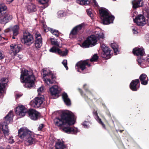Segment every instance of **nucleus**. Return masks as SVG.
Instances as JSON below:
<instances>
[{
    "instance_id": "bf43d9fd",
    "label": "nucleus",
    "mask_w": 149,
    "mask_h": 149,
    "mask_svg": "<svg viewBox=\"0 0 149 149\" xmlns=\"http://www.w3.org/2000/svg\"><path fill=\"white\" fill-rule=\"evenodd\" d=\"M14 36H13L12 38L13 39H15V36L13 35Z\"/></svg>"
},
{
    "instance_id": "ea45409f",
    "label": "nucleus",
    "mask_w": 149,
    "mask_h": 149,
    "mask_svg": "<svg viewBox=\"0 0 149 149\" xmlns=\"http://www.w3.org/2000/svg\"><path fill=\"white\" fill-rule=\"evenodd\" d=\"M143 16L146 17L147 18V19L148 20V25H149V9H146L143 11Z\"/></svg>"
},
{
    "instance_id": "ddd939ff",
    "label": "nucleus",
    "mask_w": 149,
    "mask_h": 149,
    "mask_svg": "<svg viewBox=\"0 0 149 149\" xmlns=\"http://www.w3.org/2000/svg\"><path fill=\"white\" fill-rule=\"evenodd\" d=\"M100 47L103 51L101 54L102 56L107 59L110 58L111 56L110 49L103 44L101 45Z\"/></svg>"
},
{
    "instance_id": "c756f323",
    "label": "nucleus",
    "mask_w": 149,
    "mask_h": 149,
    "mask_svg": "<svg viewBox=\"0 0 149 149\" xmlns=\"http://www.w3.org/2000/svg\"><path fill=\"white\" fill-rule=\"evenodd\" d=\"M56 149H64L65 147L63 142L58 141L55 145Z\"/></svg>"
},
{
    "instance_id": "0eeeda50",
    "label": "nucleus",
    "mask_w": 149,
    "mask_h": 149,
    "mask_svg": "<svg viewBox=\"0 0 149 149\" xmlns=\"http://www.w3.org/2000/svg\"><path fill=\"white\" fill-rule=\"evenodd\" d=\"M21 41L25 45L29 46L33 42L34 39L31 33L26 30L23 32V37Z\"/></svg>"
},
{
    "instance_id": "7c9ffc66",
    "label": "nucleus",
    "mask_w": 149,
    "mask_h": 149,
    "mask_svg": "<svg viewBox=\"0 0 149 149\" xmlns=\"http://www.w3.org/2000/svg\"><path fill=\"white\" fill-rule=\"evenodd\" d=\"M7 8L6 5L4 3L0 4V15H2L3 13L6 11Z\"/></svg>"
},
{
    "instance_id": "393cba45",
    "label": "nucleus",
    "mask_w": 149,
    "mask_h": 149,
    "mask_svg": "<svg viewBox=\"0 0 149 149\" xmlns=\"http://www.w3.org/2000/svg\"><path fill=\"white\" fill-rule=\"evenodd\" d=\"M43 27L44 31L45 32H47L48 31H49L56 36L58 37V36L59 33L58 30L54 29L52 28L48 27L47 26L44 24H43Z\"/></svg>"
},
{
    "instance_id": "e433bc0d",
    "label": "nucleus",
    "mask_w": 149,
    "mask_h": 149,
    "mask_svg": "<svg viewBox=\"0 0 149 149\" xmlns=\"http://www.w3.org/2000/svg\"><path fill=\"white\" fill-rule=\"evenodd\" d=\"M50 40L52 44L59 47H61L59 46V43L56 40L53 38H50Z\"/></svg>"
},
{
    "instance_id": "6e6552de",
    "label": "nucleus",
    "mask_w": 149,
    "mask_h": 149,
    "mask_svg": "<svg viewBox=\"0 0 149 149\" xmlns=\"http://www.w3.org/2000/svg\"><path fill=\"white\" fill-rule=\"evenodd\" d=\"M44 101V97L43 95L38 96L31 100L30 102V105L32 107L38 108L42 105Z\"/></svg>"
},
{
    "instance_id": "bb28decb",
    "label": "nucleus",
    "mask_w": 149,
    "mask_h": 149,
    "mask_svg": "<svg viewBox=\"0 0 149 149\" xmlns=\"http://www.w3.org/2000/svg\"><path fill=\"white\" fill-rule=\"evenodd\" d=\"M62 97L65 104L67 106H70L71 105V101L68 97L67 94L65 92L62 94Z\"/></svg>"
},
{
    "instance_id": "9d476101",
    "label": "nucleus",
    "mask_w": 149,
    "mask_h": 149,
    "mask_svg": "<svg viewBox=\"0 0 149 149\" xmlns=\"http://www.w3.org/2000/svg\"><path fill=\"white\" fill-rule=\"evenodd\" d=\"M31 131L29 130L26 127H23L18 130V135L21 139L25 141L31 133Z\"/></svg>"
},
{
    "instance_id": "58836bf2",
    "label": "nucleus",
    "mask_w": 149,
    "mask_h": 149,
    "mask_svg": "<svg viewBox=\"0 0 149 149\" xmlns=\"http://www.w3.org/2000/svg\"><path fill=\"white\" fill-rule=\"evenodd\" d=\"M90 122L88 121H84L82 123V125L85 128H88L90 126Z\"/></svg>"
},
{
    "instance_id": "cd10ccee",
    "label": "nucleus",
    "mask_w": 149,
    "mask_h": 149,
    "mask_svg": "<svg viewBox=\"0 0 149 149\" xmlns=\"http://www.w3.org/2000/svg\"><path fill=\"white\" fill-rule=\"evenodd\" d=\"M132 4L133 8L136 9L142 6V2L141 0H134L132 1Z\"/></svg>"
},
{
    "instance_id": "37998d69",
    "label": "nucleus",
    "mask_w": 149,
    "mask_h": 149,
    "mask_svg": "<svg viewBox=\"0 0 149 149\" xmlns=\"http://www.w3.org/2000/svg\"><path fill=\"white\" fill-rule=\"evenodd\" d=\"M87 14L92 18L93 17V14L91 12V9H89L86 10Z\"/></svg>"
},
{
    "instance_id": "79ce46f5",
    "label": "nucleus",
    "mask_w": 149,
    "mask_h": 149,
    "mask_svg": "<svg viewBox=\"0 0 149 149\" xmlns=\"http://www.w3.org/2000/svg\"><path fill=\"white\" fill-rule=\"evenodd\" d=\"M91 2L92 5L94 7L98 8V5L95 0H91Z\"/></svg>"
},
{
    "instance_id": "680f3d73",
    "label": "nucleus",
    "mask_w": 149,
    "mask_h": 149,
    "mask_svg": "<svg viewBox=\"0 0 149 149\" xmlns=\"http://www.w3.org/2000/svg\"><path fill=\"white\" fill-rule=\"evenodd\" d=\"M88 92V93H90V92L88 91V92Z\"/></svg>"
},
{
    "instance_id": "4c0bfd02",
    "label": "nucleus",
    "mask_w": 149,
    "mask_h": 149,
    "mask_svg": "<svg viewBox=\"0 0 149 149\" xmlns=\"http://www.w3.org/2000/svg\"><path fill=\"white\" fill-rule=\"evenodd\" d=\"M57 15L58 18H61L65 16V13L62 10H59L57 13Z\"/></svg>"
},
{
    "instance_id": "f704fd0d",
    "label": "nucleus",
    "mask_w": 149,
    "mask_h": 149,
    "mask_svg": "<svg viewBox=\"0 0 149 149\" xmlns=\"http://www.w3.org/2000/svg\"><path fill=\"white\" fill-rule=\"evenodd\" d=\"M76 1L77 3L82 5H88L90 3L88 0H76Z\"/></svg>"
},
{
    "instance_id": "13d9d810",
    "label": "nucleus",
    "mask_w": 149,
    "mask_h": 149,
    "mask_svg": "<svg viewBox=\"0 0 149 149\" xmlns=\"http://www.w3.org/2000/svg\"><path fill=\"white\" fill-rule=\"evenodd\" d=\"M19 59H21L22 58V56L21 55H19Z\"/></svg>"
},
{
    "instance_id": "a878e982",
    "label": "nucleus",
    "mask_w": 149,
    "mask_h": 149,
    "mask_svg": "<svg viewBox=\"0 0 149 149\" xmlns=\"http://www.w3.org/2000/svg\"><path fill=\"white\" fill-rule=\"evenodd\" d=\"M139 78L142 84L145 85L147 84L148 81V79L146 74H142L140 76Z\"/></svg>"
},
{
    "instance_id": "864d4df0",
    "label": "nucleus",
    "mask_w": 149,
    "mask_h": 149,
    "mask_svg": "<svg viewBox=\"0 0 149 149\" xmlns=\"http://www.w3.org/2000/svg\"><path fill=\"white\" fill-rule=\"evenodd\" d=\"M13 0H6V3L8 4H9Z\"/></svg>"
},
{
    "instance_id": "c03bdc74",
    "label": "nucleus",
    "mask_w": 149,
    "mask_h": 149,
    "mask_svg": "<svg viewBox=\"0 0 149 149\" xmlns=\"http://www.w3.org/2000/svg\"><path fill=\"white\" fill-rule=\"evenodd\" d=\"M98 58V56L97 55L95 54L90 59V61H97Z\"/></svg>"
},
{
    "instance_id": "39448f33",
    "label": "nucleus",
    "mask_w": 149,
    "mask_h": 149,
    "mask_svg": "<svg viewBox=\"0 0 149 149\" xmlns=\"http://www.w3.org/2000/svg\"><path fill=\"white\" fill-rule=\"evenodd\" d=\"M42 71V78L45 84L49 85L55 82V76L52 71L47 68L43 69Z\"/></svg>"
},
{
    "instance_id": "c9c22d12",
    "label": "nucleus",
    "mask_w": 149,
    "mask_h": 149,
    "mask_svg": "<svg viewBox=\"0 0 149 149\" xmlns=\"http://www.w3.org/2000/svg\"><path fill=\"white\" fill-rule=\"evenodd\" d=\"M95 118L98 122L100 125H101L102 127L104 129H105V126L104 124L102 122L101 119H100L99 116H98L97 114H96L95 116Z\"/></svg>"
},
{
    "instance_id": "8fccbe9b",
    "label": "nucleus",
    "mask_w": 149,
    "mask_h": 149,
    "mask_svg": "<svg viewBox=\"0 0 149 149\" xmlns=\"http://www.w3.org/2000/svg\"><path fill=\"white\" fill-rule=\"evenodd\" d=\"M44 127V125L43 124H40L38 128V130H41Z\"/></svg>"
},
{
    "instance_id": "a211bd4d",
    "label": "nucleus",
    "mask_w": 149,
    "mask_h": 149,
    "mask_svg": "<svg viewBox=\"0 0 149 149\" xmlns=\"http://www.w3.org/2000/svg\"><path fill=\"white\" fill-rule=\"evenodd\" d=\"M10 50L13 53V54L15 55L19 52L21 49L22 45L18 44H13L10 45Z\"/></svg>"
},
{
    "instance_id": "f257e3e1",
    "label": "nucleus",
    "mask_w": 149,
    "mask_h": 149,
    "mask_svg": "<svg viewBox=\"0 0 149 149\" xmlns=\"http://www.w3.org/2000/svg\"><path fill=\"white\" fill-rule=\"evenodd\" d=\"M75 118L74 114L70 111L66 110L61 115V118H56L54 120L56 125L62 127L63 131L68 134H76L79 131L77 128H73L69 127L75 123Z\"/></svg>"
},
{
    "instance_id": "3c124183",
    "label": "nucleus",
    "mask_w": 149,
    "mask_h": 149,
    "mask_svg": "<svg viewBox=\"0 0 149 149\" xmlns=\"http://www.w3.org/2000/svg\"><path fill=\"white\" fill-rule=\"evenodd\" d=\"M137 61L138 63L141 65L143 62V60L141 58H139L137 59Z\"/></svg>"
},
{
    "instance_id": "4468645a",
    "label": "nucleus",
    "mask_w": 149,
    "mask_h": 149,
    "mask_svg": "<svg viewBox=\"0 0 149 149\" xmlns=\"http://www.w3.org/2000/svg\"><path fill=\"white\" fill-rule=\"evenodd\" d=\"M28 111L27 109L23 105L18 106L16 109V113L20 117L24 116Z\"/></svg>"
},
{
    "instance_id": "5fc2aeb1",
    "label": "nucleus",
    "mask_w": 149,
    "mask_h": 149,
    "mask_svg": "<svg viewBox=\"0 0 149 149\" xmlns=\"http://www.w3.org/2000/svg\"><path fill=\"white\" fill-rule=\"evenodd\" d=\"M146 38L147 39V40L149 42V34H148L146 35Z\"/></svg>"
},
{
    "instance_id": "423d86ee",
    "label": "nucleus",
    "mask_w": 149,
    "mask_h": 149,
    "mask_svg": "<svg viewBox=\"0 0 149 149\" xmlns=\"http://www.w3.org/2000/svg\"><path fill=\"white\" fill-rule=\"evenodd\" d=\"M13 117V111H11L4 117V121L1 123L3 132L5 134H8L9 132V130L8 129V125L12 121Z\"/></svg>"
},
{
    "instance_id": "f8f14e48",
    "label": "nucleus",
    "mask_w": 149,
    "mask_h": 149,
    "mask_svg": "<svg viewBox=\"0 0 149 149\" xmlns=\"http://www.w3.org/2000/svg\"><path fill=\"white\" fill-rule=\"evenodd\" d=\"M86 65L88 66H91L90 64L88 63L87 60L80 61L76 64V68L78 72L83 73L85 72L84 70L86 69Z\"/></svg>"
},
{
    "instance_id": "473e14b6",
    "label": "nucleus",
    "mask_w": 149,
    "mask_h": 149,
    "mask_svg": "<svg viewBox=\"0 0 149 149\" xmlns=\"http://www.w3.org/2000/svg\"><path fill=\"white\" fill-rule=\"evenodd\" d=\"M49 0H38L39 3L43 5V6L41 7L43 8H45L48 6L47 3L48 2Z\"/></svg>"
},
{
    "instance_id": "2eb2a0df",
    "label": "nucleus",
    "mask_w": 149,
    "mask_h": 149,
    "mask_svg": "<svg viewBox=\"0 0 149 149\" xmlns=\"http://www.w3.org/2000/svg\"><path fill=\"white\" fill-rule=\"evenodd\" d=\"M8 82V79L3 78L0 80V95H2L5 93V87Z\"/></svg>"
},
{
    "instance_id": "4be33fe9",
    "label": "nucleus",
    "mask_w": 149,
    "mask_h": 149,
    "mask_svg": "<svg viewBox=\"0 0 149 149\" xmlns=\"http://www.w3.org/2000/svg\"><path fill=\"white\" fill-rule=\"evenodd\" d=\"M139 79H136L132 81L130 84V88L133 91H136L139 86H137L138 84L139 83Z\"/></svg>"
},
{
    "instance_id": "5701e85b",
    "label": "nucleus",
    "mask_w": 149,
    "mask_h": 149,
    "mask_svg": "<svg viewBox=\"0 0 149 149\" xmlns=\"http://www.w3.org/2000/svg\"><path fill=\"white\" fill-rule=\"evenodd\" d=\"M25 141L26 143H29V145H31L36 142V140L33 132H31V133L30 134Z\"/></svg>"
},
{
    "instance_id": "a18cd8bd",
    "label": "nucleus",
    "mask_w": 149,
    "mask_h": 149,
    "mask_svg": "<svg viewBox=\"0 0 149 149\" xmlns=\"http://www.w3.org/2000/svg\"><path fill=\"white\" fill-rule=\"evenodd\" d=\"M62 63L64 66L66 70H67L68 69V67L67 66V60L66 59H65L62 62Z\"/></svg>"
},
{
    "instance_id": "052dcab7",
    "label": "nucleus",
    "mask_w": 149,
    "mask_h": 149,
    "mask_svg": "<svg viewBox=\"0 0 149 149\" xmlns=\"http://www.w3.org/2000/svg\"><path fill=\"white\" fill-rule=\"evenodd\" d=\"M80 92H81V95H82V93H81V91H80Z\"/></svg>"
},
{
    "instance_id": "dca6fc26",
    "label": "nucleus",
    "mask_w": 149,
    "mask_h": 149,
    "mask_svg": "<svg viewBox=\"0 0 149 149\" xmlns=\"http://www.w3.org/2000/svg\"><path fill=\"white\" fill-rule=\"evenodd\" d=\"M50 52L58 54L62 56H65L68 53V50L65 49L64 51H61L58 48L56 47H53L49 49Z\"/></svg>"
},
{
    "instance_id": "7ed1b4c3",
    "label": "nucleus",
    "mask_w": 149,
    "mask_h": 149,
    "mask_svg": "<svg viewBox=\"0 0 149 149\" xmlns=\"http://www.w3.org/2000/svg\"><path fill=\"white\" fill-rule=\"evenodd\" d=\"M20 79L21 82L26 84L24 86L26 87L30 88L34 86V81L35 78L31 70L28 71L24 69L22 70Z\"/></svg>"
},
{
    "instance_id": "aec40b11",
    "label": "nucleus",
    "mask_w": 149,
    "mask_h": 149,
    "mask_svg": "<svg viewBox=\"0 0 149 149\" xmlns=\"http://www.w3.org/2000/svg\"><path fill=\"white\" fill-rule=\"evenodd\" d=\"M35 46L37 48L40 47L42 44V38L40 33H37L35 34Z\"/></svg>"
},
{
    "instance_id": "a19ab883",
    "label": "nucleus",
    "mask_w": 149,
    "mask_h": 149,
    "mask_svg": "<svg viewBox=\"0 0 149 149\" xmlns=\"http://www.w3.org/2000/svg\"><path fill=\"white\" fill-rule=\"evenodd\" d=\"M38 96L42 95L41 94L44 92V88L43 86H41L39 88L38 90Z\"/></svg>"
},
{
    "instance_id": "2f4dec72",
    "label": "nucleus",
    "mask_w": 149,
    "mask_h": 149,
    "mask_svg": "<svg viewBox=\"0 0 149 149\" xmlns=\"http://www.w3.org/2000/svg\"><path fill=\"white\" fill-rule=\"evenodd\" d=\"M111 46L113 50L114 53H116V54H118L119 52L118 49V45L116 43H111Z\"/></svg>"
},
{
    "instance_id": "6ab92c4d",
    "label": "nucleus",
    "mask_w": 149,
    "mask_h": 149,
    "mask_svg": "<svg viewBox=\"0 0 149 149\" xmlns=\"http://www.w3.org/2000/svg\"><path fill=\"white\" fill-rule=\"evenodd\" d=\"M61 90V88L58 86L55 85L52 86L49 88L51 94L52 95L58 97V95Z\"/></svg>"
},
{
    "instance_id": "de8ad7c7",
    "label": "nucleus",
    "mask_w": 149,
    "mask_h": 149,
    "mask_svg": "<svg viewBox=\"0 0 149 149\" xmlns=\"http://www.w3.org/2000/svg\"><path fill=\"white\" fill-rule=\"evenodd\" d=\"M8 142L10 143H13L14 142V141L13 137H10L8 139Z\"/></svg>"
},
{
    "instance_id": "412c9836",
    "label": "nucleus",
    "mask_w": 149,
    "mask_h": 149,
    "mask_svg": "<svg viewBox=\"0 0 149 149\" xmlns=\"http://www.w3.org/2000/svg\"><path fill=\"white\" fill-rule=\"evenodd\" d=\"M12 16L10 14L7 13L3 17H0V23L2 24H6L12 19Z\"/></svg>"
},
{
    "instance_id": "49530a36",
    "label": "nucleus",
    "mask_w": 149,
    "mask_h": 149,
    "mask_svg": "<svg viewBox=\"0 0 149 149\" xmlns=\"http://www.w3.org/2000/svg\"><path fill=\"white\" fill-rule=\"evenodd\" d=\"M132 31L134 34H136L138 33V29L136 27H134L132 29Z\"/></svg>"
},
{
    "instance_id": "603ef678",
    "label": "nucleus",
    "mask_w": 149,
    "mask_h": 149,
    "mask_svg": "<svg viewBox=\"0 0 149 149\" xmlns=\"http://www.w3.org/2000/svg\"><path fill=\"white\" fill-rule=\"evenodd\" d=\"M22 94L21 93L17 94L16 95V97L17 98H18L22 96Z\"/></svg>"
},
{
    "instance_id": "f03ea898",
    "label": "nucleus",
    "mask_w": 149,
    "mask_h": 149,
    "mask_svg": "<svg viewBox=\"0 0 149 149\" xmlns=\"http://www.w3.org/2000/svg\"><path fill=\"white\" fill-rule=\"evenodd\" d=\"M95 35L88 37L82 44L81 46L84 48H88L94 46L97 44V40L100 43H102L104 38V35L102 31L98 28L93 32Z\"/></svg>"
},
{
    "instance_id": "c85d7f7f",
    "label": "nucleus",
    "mask_w": 149,
    "mask_h": 149,
    "mask_svg": "<svg viewBox=\"0 0 149 149\" xmlns=\"http://www.w3.org/2000/svg\"><path fill=\"white\" fill-rule=\"evenodd\" d=\"M28 11L29 12L31 13L36 11V6L32 3H29L27 6Z\"/></svg>"
},
{
    "instance_id": "b1692460",
    "label": "nucleus",
    "mask_w": 149,
    "mask_h": 149,
    "mask_svg": "<svg viewBox=\"0 0 149 149\" xmlns=\"http://www.w3.org/2000/svg\"><path fill=\"white\" fill-rule=\"evenodd\" d=\"M133 52L134 55L138 56H143L144 54L143 48L136 47L133 49Z\"/></svg>"
},
{
    "instance_id": "72a5a7b5",
    "label": "nucleus",
    "mask_w": 149,
    "mask_h": 149,
    "mask_svg": "<svg viewBox=\"0 0 149 149\" xmlns=\"http://www.w3.org/2000/svg\"><path fill=\"white\" fill-rule=\"evenodd\" d=\"M19 26L18 25L14 26L12 28V31L13 32V35L16 36L18 34Z\"/></svg>"
},
{
    "instance_id": "6e6d98bb",
    "label": "nucleus",
    "mask_w": 149,
    "mask_h": 149,
    "mask_svg": "<svg viewBox=\"0 0 149 149\" xmlns=\"http://www.w3.org/2000/svg\"><path fill=\"white\" fill-rule=\"evenodd\" d=\"M86 86H87V85L86 84H84L83 85V88L85 89L86 91H87V89L86 88Z\"/></svg>"
},
{
    "instance_id": "9b49d317",
    "label": "nucleus",
    "mask_w": 149,
    "mask_h": 149,
    "mask_svg": "<svg viewBox=\"0 0 149 149\" xmlns=\"http://www.w3.org/2000/svg\"><path fill=\"white\" fill-rule=\"evenodd\" d=\"M134 21L137 24L141 26H143L147 23L148 24V20L146 19L145 16L142 15H138L134 19Z\"/></svg>"
},
{
    "instance_id": "20e7f679",
    "label": "nucleus",
    "mask_w": 149,
    "mask_h": 149,
    "mask_svg": "<svg viewBox=\"0 0 149 149\" xmlns=\"http://www.w3.org/2000/svg\"><path fill=\"white\" fill-rule=\"evenodd\" d=\"M100 13L102 23L103 24L107 25L113 23L114 17L110 14L107 10L101 9L100 10Z\"/></svg>"
},
{
    "instance_id": "4d7b16f0",
    "label": "nucleus",
    "mask_w": 149,
    "mask_h": 149,
    "mask_svg": "<svg viewBox=\"0 0 149 149\" xmlns=\"http://www.w3.org/2000/svg\"><path fill=\"white\" fill-rule=\"evenodd\" d=\"M6 149H11V148L10 146H8L6 148Z\"/></svg>"
},
{
    "instance_id": "09e8293b",
    "label": "nucleus",
    "mask_w": 149,
    "mask_h": 149,
    "mask_svg": "<svg viewBox=\"0 0 149 149\" xmlns=\"http://www.w3.org/2000/svg\"><path fill=\"white\" fill-rule=\"evenodd\" d=\"M5 57V55L2 52H0V60L3 59Z\"/></svg>"
},
{
    "instance_id": "f3484780",
    "label": "nucleus",
    "mask_w": 149,
    "mask_h": 149,
    "mask_svg": "<svg viewBox=\"0 0 149 149\" xmlns=\"http://www.w3.org/2000/svg\"><path fill=\"white\" fill-rule=\"evenodd\" d=\"M28 113L29 117L33 120H37L40 116V113L38 111L33 109H30Z\"/></svg>"
},
{
    "instance_id": "1a4fd4ad",
    "label": "nucleus",
    "mask_w": 149,
    "mask_h": 149,
    "mask_svg": "<svg viewBox=\"0 0 149 149\" xmlns=\"http://www.w3.org/2000/svg\"><path fill=\"white\" fill-rule=\"evenodd\" d=\"M84 23L78 25L73 28L70 33V38H75L77 35L81 33V30L84 29Z\"/></svg>"
}]
</instances>
